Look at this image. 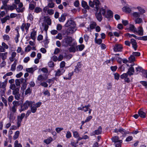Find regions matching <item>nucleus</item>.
<instances>
[{"instance_id":"nucleus-1","label":"nucleus","mask_w":147,"mask_h":147,"mask_svg":"<svg viewBox=\"0 0 147 147\" xmlns=\"http://www.w3.org/2000/svg\"><path fill=\"white\" fill-rule=\"evenodd\" d=\"M74 39L72 37L67 36L66 37L63 39L61 41V45L63 46L67 47L68 46L70 47L74 46L76 44V42H74L72 44Z\"/></svg>"},{"instance_id":"nucleus-2","label":"nucleus","mask_w":147,"mask_h":147,"mask_svg":"<svg viewBox=\"0 0 147 147\" xmlns=\"http://www.w3.org/2000/svg\"><path fill=\"white\" fill-rule=\"evenodd\" d=\"M95 11L96 12L95 13V16L96 18L99 22H101L103 19L102 15L105 16L106 13V10L101 7L99 10Z\"/></svg>"},{"instance_id":"nucleus-3","label":"nucleus","mask_w":147,"mask_h":147,"mask_svg":"<svg viewBox=\"0 0 147 147\" xmlns=\"http://www.w3.org/2000/svg\"><path fill=\"white\" fill-rule=\"evenodd\" d=\"M34 102L31 101H29L26 100L23 104V103L21 105V108L20 109V112H21L27 109L28 108L29 106L33 104Z\"/></svg>"},{"instance_id":"nucleus-4","label":"nucleus","mask_w":147,"mask_h":147,"mask_svg":"<svg viewBox=\"0 0 147 147\" xmlns=\"http://www.w3.org/2000/svg\"><path fill=\"white\" fill-rule=\"evenodd\" d=\"M76 24L74 22V24H73L70 28L66 31L65 33L67 35H69L70 34L73 33L77 30V28L76 27Z\"/></svg>"},{"instance_id":"nucleus-5","label":"nucleus","mask_w":147,"mask_h":147,"mask_svg":"<svg viewBox=\"0 0 147 147\" xmlns=\"http://www.w3.org/2000/svg\"><path fill=\"white\" fill-rule=\"evenodd\" d=\"M94 5L96 6L94 7V10L95 11H97L99 10L100 9H101L100 6V3L98 0H93Z\"/></svg>"},{"instance_id":"nucleus-6","label":"nucleus","mask_w":147,"mask_h":147,"mask_svg":"<svg viewBox=\"0 0 147 147\" xmlns=\"http://www.w3.org/2000/svg\"><path fill=\"white\" fill-rule=\"evenodd\" d=\"M122 48L123 47L121 45L116 44L114 46L113 49L115 51H121Z\"/></svg>"},{"instance_id":"nucleus-7","label":"nucleus","mask_w":147,"mask_h":147,"mask_svg":"<svg viewBox=\"0 0 147 147\" xmlns=\"http://www.w3.org/2000/svg\"><path fill=\"white\" fill-rule=\"evenodd\" d=\"M126 29L131 31L133 32L134 33H138V31L136 29L135 27L132 24H130L129 25V27L127 28Z\"/></svg>"},{"instance_id":"nucleus-8","label":"nucleus","mask_w":147,"mask_h":147,"mask_svg":"<svg viewBox=\"0 0 147 147\" xmlns=\"http://www.w3.org/2000/svg\"><path fill=\"white\" fill-rule=\"evenodd\" d=\"M131 43L132 44V47L134 49L135 51L136 50L138 46L136 40L133 38L131 39Z\"/></svg>"},{"instance_id":"nucleus-9","label":"nucleus","mask_w":147,"mask_h":147,"mask_svg":"<svg viewBox=\"0 0 147 147\" xmlns=\"http://www.w3.org/2000/svg\"><path fill=\"white\" fill-rule=\"evenodd\" d=\"M139 115L142 118H146V114L143 111L142 109H140L138 112Z\"/></svg>"},{"instance_id":"nucleus-10","label":"nucleus","mask_w":147,"mask_h":147,"mask_svg":"<svg viewBox=\"0 0 147 147\" xmlns=\"http://www.w3.org/2000/svg\"><path fill=\"white\" fill-rule=\"evenodd\" d=\"M104 16L107 18H111L113 16V12L111 10H109L107 11V14L105 13Z\"/></svg>"},{"instance_id":"nucleus-11","label":"nucleus","mask_w":147,"mask_h":147,"mask_svg":"<svg viewBox=\"0 0 147 147\" xmlns=\"http://www.w3.org/2000/svg\"><path fill=\"white\" fill-rule=\"evenodd\" d=\"M82 66V64H81L80 62H78L76 66L75 67V69L74 70V72L78 73L80 71V69L81 68Z\"/></svg>"},{"instance_id":"nucleus-12","label":"nucleus","mask_w":147,"mask_h":147,"mask_svg":"<svg viewBox=\"0 0 147 147\" xmlns=\"http://www.w3.org/2000/svg\"><path fill=\"white\" fill-rule=\"evenodd\" d=\"M81 5L82 7L84 9H90L89 6L88 5L87 2L82 0L81 2Z\"/></svg>"},{"instance_id":"nucleus-13","label":"nucleus","mask_w":147,"mask_h":147,"mask_svg":"<svg viewBox=\"0 0 147 147\" xmlns=\"http://www.w3.org/2000/svg\"><path fill=\"white\" fill-rule=\"evenodd\" d=\"M23 102V100H21L19 101H14L12 103L13 105L17 107L20 106V108H21V105H22Z\"/></svg>"},{"instance_id":"nucleus-14","label":"nucleus","mask_w":147,"mask_h":147,"mask_svg":"<svg viewBox=\"0 0 147 147\" xmlns=\"http://www.w3.org/2000/svg\"><path fill=\"white\" fill-rule=\"evenodd\" d=\"M119 132H120V133L123 134V136H125L127 134H128V133H127L125 129H123L121 127H120L118 129Z\"/></svg>"},{"instance_id":"nucleus-15","label":"nucleus","mask_w":147,"mask_h":147,"mask_svg":"<svg viewBox=\"0 0 147 147\" xmlns=\"http://www.w3.org/2000/svg\"><path fill=\"white\" fill-rule=\"evenodd\" d=\"M134 72L135 71L134 68L133 67H130L128 69L127 73L130 76L133 75V73H134Z\"/></svg>"},{"instance_id":"nucleus-16","label":"nucleus","mask_w":147,"mask_h":147,"mask_svg":"<svg viewBox=\"0 0 147 147\" xmlns=\"http://www.w3.org/2000/svg\"><path fill=\"white\" fill-rule=\"evenodd\" d=\"M85 48V46L83 44H81L76 46L77 51H82Z\"/></svg>"},{"instance_id":"nucleus-17","label":"nucleus","mask_w":147,"mask_h":147,"mask_svg":"<svg viewBox=\"0 0 147 147\" xmlns=\"http://www.w3.org/2000/svg\"><path fill=\"white\" fill-rule=\"evenodd\" d=\"M75 22L72 20H68L65 24V26L68 27L69 26L71 27L73 24H74Z\"/></svg>"},{"instance_id":"nucleus-18","label":"nucleus","mask_w":147,"mask_h":147,"mask_svg":"<svg viewBox=\"0 0 147 147\" xmlns=\"http://www.w3.org/2000/svg\"><path fill=\"white\" fill-rule=\"evenodd\" d=\"M122 9L123 11H124L125 12L128 13H130L131 11V8L127 6L123 7Z\"/></svg>"},{"instance_id":"nucleus-19","label":"nucleus","mask_w":147,"mask_h":147,"mask_svg":"<svg viewBox=\"0 0 147 147\" xmlns=\"http://www.w3.org/2000/svg\"><path fill=\"white\" fill-rule=\"evenodd\" d=\"M30 107L31 109V112L33 113H35L37 110V108L35 106V105L32 104Z\"/></svg>"},{"instance_id":"nucleus-20","label":"nucleus","mask_w":147,"mask_h":147,"mask_svg":"<svg viewBox=\"0 0 147 147\" xmlns=\"http://www.w3.org/2000/svg\"><path fill=\"white\" fill-rule=\"evenodd\" d=\"M95 134L96 135H99L101 134L102 132V128L101 126L99 127L98 129L95 130L94 131Z\"/></svg>"},{"instance_id":"nucleus-21","label":"nucleus","mask_w":147,"mask_h":147,"mask_svg":"<svg viewBox=\"0 0 147 147\" xmlns=\"http://www.w3.org/2000/svg\"><path fill=\"white\" fill-rule=\"evenodd\" d=\"M137 9H138L139 12L140 14L142 15L143 13H145V10L142 7L140 6H138L137 7Z\"/></svg>"},{"instance_id":"nucleus-22","label":"nucleus","mask_w":147,"mask_h":147,"mask_svg":"<svg viewBox=\"0 0 147 147\" xmlns=\"http://www.w3.org/2000/svg\"><path fill=\"white\" fill-rule=\"evenodd\" d=\"M119 137L117 136H115L112 137L111 140L113 142H114L115 143L118 142L120 140H119Z\"/></svg>"},{"instance_id":"nucleus-23","label":"nucleus","mask_w":147,"mask_h":147,"mask_svg":"<svg viewBox=\"0 0 147 147\" xmlns=\"http://www.w3.org/2000/svg\"><path fill=\"white\" fill-rule=\"evenodd\" d=\"M136 69L138 73L139 72H142L143 73L145 71L142 67L140 66H138V67H136Z\"/></svg>"},{"instance_id":"nucleus-24","label":"nucleus","mask_w":147,"mask_h":147,"mask_svg":"<svg viewBox=\"0 0 147 147\" xmlns=\"http://www.w3.org/2000/svg\"><path fill=\"white\" fill-rule=\"evenodd\" d=\"M52 140V138L51 137H50L47 139L45 140H44L43 142L46 144H50Z\"/></svg>"},{"instance_id":"nucleus-25","label":"nucleus","mask_w":147,"mask_h":147,"mask_svg":"<svg viewBox=\"0 0 147 147\" xmlns=\"http://www.w3.org/2000/svg\"><path fill=\"white\" fill-rule=\"evenodd\" d=\"M20 132L19 131H16L15 133L14 136H13V138L14 140H16L18 137L19 134Z\"/></svg>"},{"instance_id":"nucleus-26","label":"nucleus","mask_w":147,"mask_h":147,"mask_svg":"<svg viewBox=\"0 0 147 147\" xmlns=\"http://www.w3.org/2000/svg\"><path fill=\"white\" fill-rule=\"evenodd\" d=\"M96 25L97 24L95 22H92L91 23L90 25V29H93L95 28V27L96 26Z\"/></svg>"},{"instance_id":"nucleus-27","label":"nucleus","mask_w":147,"mask_h":147,"mask_svg":"<svg viewBox=\"0 0 147 147\" xmlns=\"http://www.w3.org/2000/svg\"><path fill=\"white\" fill-rule=\"evenodd\" d=\"M128 59L130 63L134 62L136 60L135 57L133 56L132 54L130 55Z\"/></svg>"},{"instance_id":"nucleus-28","label":"nucleus","mask_w":147,"mask_h":147,"mask_svg":"<svg viewBox=\"0 0 147 147\" xmlns=\"http://www.w3.org/2000/svg\"><path fill=\"white\" fill-rule=\"evenodd\" d=\"M36 31L34 30L33 32H32L30 34V37L32 39L34 40L35 39V36L36 35Z\"/></svg>"},{"instance_id":"nucleus-29","label":"nucleus","mask_w":147,"mask_h":147,"mask_svg":"<svg viewBox=\"0 0 147 147\" xmlns=\"http://www.w3.org/2000/svg\"><path fill=\"white\" fill-rule=\"evenodd\" d=\"M27 84V83L26 82V80H25L24 82L22 84V86L21 88V90H24L26 87Z\"/></svg>"},{"instance_id":"nucleus-30","label":"nucleus","mask_w":147,"mask_h":147,"mask_svg":"<svg viewBox=\"0 0 147 147\" xmlns=\"http://www.w3.org/2000/svg\"><path fill=\"white\" fill-rule=\"evenodd\" d=\"M7 54V53H0V56L2 57V58L3 60H4L6 59Z\"/></svg>"},{"instance_id":"nucleus-31","label":"nucleus","mask_w":147,"mask_h":147,"mask_svg":"<svg viewBox=\"0 0 147 147\" xmlns=\"http://www.w3.org/2000/svg\"><path fill=\"white\" fill-rule=\"evenodd\" d=\"M140 14L139 12H135L133 13V16L135 18H137L140 17Z\"/></svg>"},{"instance_id":"nucleus-32","label":"nucleus","mask_w":147,"mask_h":147,"mask_svg":"<svg viewBox=\"0 0 147 147\" xmlns=\"http://www.w3.org/2000/svg\"><path fill=\"white\" fill-rule=\"evenodd\" d=\"M20 87L15 88L14 90H13V95H15L19 93Z\"/></svg>"},{"instance_id":"nucleus-33","label":"nucleus","mask_w":147,"mask_h":147,"mask_svg":"<svg viewBox=\"0 0 147 147\" xmlns=\"http://www.w3.org/2000/svg\"><path fill=\"white\" fill-rule=\"evenodd\" d=\"M122 142V140H120L117 143H115V147H121V143Z\"/></svg>"},{"instance_id":"nucleus-34","label":"nucleus","mask_w":147,"mask_h":147,"mask_svg":"<svg viewBox=\"0 0 147 147\" xmlns=\"http://www.w3.org/2000/svg\"><path fill=\"white\" fill-rule=\"evenodd\" d=\"M139 32L138 34L140 36H142L143 35V30L142 27H140V29L138 30Z\"/></svg>"},{"instance_id":"nucleus-35","label":"nucleus","mask_w":147,"mask_h":147,"mask_svg":"<svg viewBox=\"0 0 147 147\" xmlns=\"http://www.w3.org/2000/svg\"><path fill=\"white\" fill-rule=\"evenodd\" d=\"M73 133V136L75 138H78L79 136V134L78 131H72Z\"/></svg>"},{"instance_id":"nucleus-36","label":"nucleus","mask_w":147,"mask_h":147,"mask_svg":"<svg viewBox=\"0 0 147 147\" xmlns=\"http://www.w3.org/2000/svg\"><path fill=\"white\" fill-rule=\"evenodd\" d=\"M136 24H140L142 22V20L141 18H138L135 20Z\"/></svg>"},{"instance_id":"nucleus-37","label":"nucleus","mask_w":147,"mask_h":147,"mask_svg":"<svg viewBox=\"0 0 147 147\" xmlns=\"http://www.w3.org/2000/svg\"><path fill=\"white\" fill-rule=\"evenodd\" d=\"M34 12L38 13L42 11L41 9L38 7H36L34 9Z\"/></svg>"},{"instance_id":"nucleus-38","label":"nucleus","mask_w":147,"mask_h":147,"mask_svg":"<svg viewBox=\"0 0 147 147\" xmlns=\"http://www.w3.org/2000/svg\"><path fill=\"white\" fill-rule=\"evenodd\" d=\"M63 73V72L61 73V71L60 69H59L57 70V71L56 72L55 74V76H60Z\"/></svg>"},{"instance_id":"nucleus-39","label":"nucleus","mask_w":147,"mask_h":147,"mask_svg":"<svg viewBox=\"0 0 147 147\" xmlns=\"http://www.w3.org/2000/svg\"><path fill=\"white\" fill-rule=\"evenodd\" d=\"M33 68L31 67L30 68H26V71L29 73H33L34 70H33Z\"/></svg>"},{"instance_id":"nucleus-40","label":"nucleus","mask_w":147,"mask_h":147,"mask_svg":"<svg viewBox=\"0 0 147 147\" xmlns=\"http://www.w3.org/2000/svg\"><path fill=\"white\" fill-rule=\"evenodd\" d=\"M47 78H45L41 75H39L37 78V80L38 81L45 80Z\"/></svg>"},{"instance_id":"nucleus-41","label":"nucleus","mask_w":147,"mask_h":147,"mask_svg":"<svg viewBox=\"0 0 147 147\" xmlns=\"http://www.w3.org/2000/svg\"><path fill=\"white\" fill-rule=\"evenodd\" d=\"M65 19V17L64 15L62 14L61 17L59 18V20L60 22H63Z\"/></svg>"},{"instance_id":"nucleus-42","label":"nucleus","mask_w":147,"mask_h":147,"mask_svg":"<svg viewBox=\"0 0 147 147\" xmlns=\"http://www.w3.org/2000/svg\"><path fill=\"white\" fill-rule=\"evenodd\" d=\"M72 46L69 48V50L70 52L75 53L76 51V48Z\"/></svg>"},{"instance_id":"nucleus-43","label":"nucleus","mask_w":147,"mask_h":147,"mask_svg":"<svg viewBox=\"0 0 147 147\" xmlns=\"http://www.w3.org/2000/svg\"><path fill=\"white\" fill-rule=\"evenodd\" d=\"M129 75L127 73H124L121 75L120 78L121 79H123L125 78L126 77H127Z\"/></svg>"},{"instance_id":"nucleus-44","label":"nucleus","mask_w":147,"mask_h":147,"mask_svg":"<svg viewBox=\"0 0 147 147\" xmlns=\"http://www.w3.org/2000/svg\"><path fill=\"white\" fill-rule=\"evenodd\" d=\"M25 116V114L24 113H22L20 115H19L18 116L17 119H22Z\"/></svg>"},{"instance_id":"nucleus-45","label":"nucleus","mask_w":147,"mask_h":147,"mask_svg":"<svg viewBox=\"0 0 147 147\" xmlns=\"http://www.w3.org/2000/svg\"><path fill=\"white\" fill-rule=\"evenodd\" d=\"M94 40L95 42L98 45H100L102 42V40L100 38L97 39L96 40Z\"/></svg>"},{"instance_id":"nucleus-46","label":"nucleus","mask_w":147,"mask_h":147,"mask_svg":"<svg viewBox=\"0 0 147 147\" xmlns=\"http://www.w3.org/2000/svg\"><path fill=\"white\" fill-rule=\"evenodd\" d=\"M6 89H1L0 91V95L1 97L5 96V91Z\"/></svg>"},{"instance_id":"nucleus-47","label":"nucleus","mask_w":147,"mask_h":147,"mask_svg":"<svg viewBox=\"0 0 147 147\" xmlns=\"http://www.w3.org/2000/svg\"><path fill=\"white\" fill-rule=\"evenodd\" d=\"M117 68V66H111L110 67L111 70L113 72L115 71Z\"/></svg>"},{"instance_id":"nucleus-48","label":"nucleus","mask_w":147,"mask_h":147,"mask_svg":"<svg viewBox=\"0 0 147 147\" xmlns=\"http://www.w3.org/2000/svg\"><path fill=\"white\" fill-rule=\"evenodd\" d=\"M140 83L141 84L146 88H147V82L146 81H141Z\"/></svg>"},{"instance_id":"nucleus-49","label":"nucleus","mask_w":147,"mask_h":147,"mask_svg":"<svg viewBox=\"0 0 147 147\" xmlns=\"http://www.w3.org/2000/svg\"><path fill=\"white\" fill-rule=\"evenodd\" d=\"M114 76L115 79V80H118L119 79L120 77V75L118 73H115L114 74Z\"/></svg>"},{"instance_id":"nucleus-50","label":"nucleus","mask_w":147,"mask_h":147,"mask_svg":"<svg viewBox=\"0 0 147 147\" xmlns=\"http://www.w3.org/2000/svg\"><path fill=\"white\" fill-rule=\"evenodd\" d=\"M89 5L90 7H91L93 8L94 7V1H92L91 0H89Z\"/></svg>"},{"instance_id":"nucleus-51","label":"nucleus","mask_w":147,"mask_h":147,"mask_svg":"<svg viewBox=\"0 0 147 147\" xmlns=\"http://www.w3.org/2000/svg\"><path fill=\"white\" fill-rule=\"evenodd\" d=\"M132 55L135 57H138L140 55V53L139 52H133L132 53Z\"/></svg>"},{"instance_id":"nucleus-52","label":"nucleus","mask_w":147,"mask_h":147,"mask_svg":"<svg viewBox=\"0 0 147 147\" xmlns=\"http://www.w3.org/2000/svg\"><path fill=\"white\" fill-rule=\"evenodd\" d=\"M15 115L14 114L11 113L9 117V119H15Z\"/></svg>"},{"instance_id":"nucleus-53","label":"nucleus","mask_w":147,"mask_h":147,"mask_svg":"<svg viewBox=\"0 0 147 147\" xmlns=\"http://www.w3.org/2000/svg\"><path fill=\"white\" fill-rule=\"evenodd\" d=\"M32 90H31L30 88H28L26 90L25 92V95H27L28 94L30 93L31 92Z\"/></svg>"},{"instance_id":"nucleus-54","label":"nucleus","mask_w":147,"mask_h":147,"mask_svg":"<svg viewBox=\"0 0 147 147\" xmlns=\"http://www.w3.org/2000/svg\"><path fill=\"white\" fill-rule=\"evenodd\" d=\"M66 137L67 138H69L71 137V133L69 131H67L66 134Z\"/></svg>"},{"instance_id":"nucleus-55","label":"nucleus","mask_w":147,"mask_h":147,"mask_svg":"<svg viewBox=\"0 0 147 147\" xmlns=\"http://www.w3.org/2000/svg\"><path fill=\"white\" fill-rule=\"evenodd\" d=\"M19 79H16L15 80V83L17 86H20L21 83Z\"/></svg>"},{"instance_id":"nucleus-56","label":"nucleus","mask_w":147,"mask_h":147,"mask_svg":"<svg viewBox=\"0 0 147 147\" xmlns=\"http://www.w3.org/2000/svg\"><path fill=\"white\" fill-rule=\"evenodd\" d=\"M0 85V88H2L3 89H5V87L6 84H5V83H4L3 82H2V83H1Z\"/></svg>"},{"instance_id":"nucleus-57","label":"nucleus","mask_w":147,"mask_h":147,"mask_svg":"<svg viewBox=\"0 0 147 147\" xmlns=\"http://www.w3.org/2000/svg\"><path fill=\"white\" fill-rule=\"evenodd\" d=\"M19 37L20 34H19V32H18V34L17 35L15 38H14V40H15L16 43H17L18 42V38Z\"/></svg>"},{"instance_id":"nucleus-58","label":"nucleus","mask_w":147,"mask_h":147,"mask_svg":"<svg viewBox=\"0 0 147 147\" xmlns=\"http://www.w3.org/2000/svg\"><path fill=\"white\" fill-rule=\"evenodd\" d=\"M3 37L4 40H6L7 41L9 40L10 39L9 36L7 35H4Z\"/></svg>"},{"instance_id":"nucleus-59","label":"nucleus","mask_w":147,"mask_h":147,"mask_svg":"<svg viewBox=\"0 0 147 147\" xmlns=\"http://www.w3.org/2000/svg\"><path fill=\"white\" fill-rule=\"evenodd\" d=\"M49 66L50 67H53L54 66V63L52 61H50L48 63Z\"/></svg>"},{"instance_id":"nucleus-60","label":"nucleus","mask_w":147,"mask_h":147,"mask_svg":"<svg viewBox=\"0 0 147 147\" xmlns=\"http://www.w3.org/2000/svg\"><path fill=\"white\" fill-rule=\"evenodd\" d=\"M133 137L132 136H129L126 138L125 141L127 142L130 141L133 139Z\"/></svg>"},{"instance_id":"nucleus-61","label":"nucleus","mask_w":147,"mask_h":147,"mask_svg":"<svg viewBox=\"0 0 147 147\" xmlns=\"http://www.w3.org/2000/svg\"><path fill=\"white\" fill-rule=\"evenodd\" d=\"M1 99L3 102L4 103L5 106L7 107V101L3 97L1 98Z\"/></svg>"},{"instance_id":"nucleus-62","label":"nucleus","mask_w":147,"mask_h":147,"mask_svg":"<svg viewBox=\"0 0 147 147\" xmlns=\"http://www.w3.org/2000/svg\"><path fill=\"white\" fill-rule=\"evenodd\" d=\"M62 26L60 24H58L57 26V29L58 30H61Z\"/></svg>"},{"instance_id":"nucleus-63","label":"nucleus","mask_w":147,"mask_h":147,"mask_svg":"<svg viewBox=\"0 0 147 147\" xmlns=\"http://www.w3.org/2000/svg\"><path fill=\"white\" fill-rule=\"evenodd\" d=\"M40 85L45 88L47 87L48 86V84L45 82L41 83Z\"/></svg>"},{"instance_id":"nucleus-64","label":"nucleus","mask_w":147,"mask_h":147,"mask_svg":"<svg viewBox=\"0 0 147 147\" xmlns=\"http://www.w3.org/2000/svg\"><path fill=\"white\" fill-rule=\"evenodd\" d=\"M122 22L123 25L125 26H126L129 24L128 21L127 20H122Z\"/></svg>"}]
</instances>
